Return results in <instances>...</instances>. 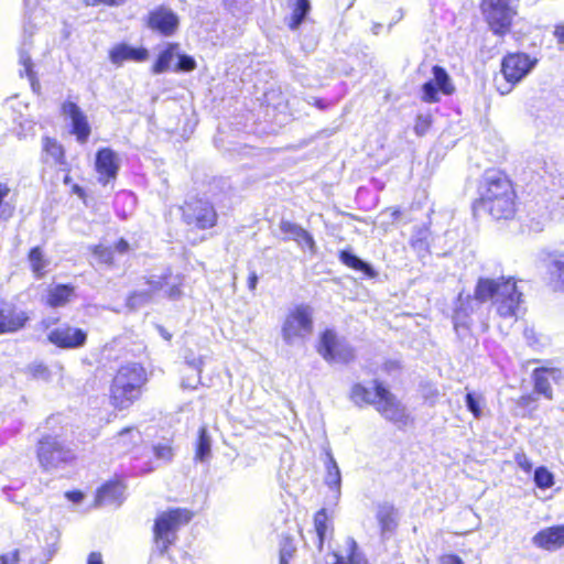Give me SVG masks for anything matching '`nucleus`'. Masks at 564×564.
I'll use <instances>...</instances> for the list:
<instances>
[{"label":"nucleus","mask_w":564,"mask_h":564,"mask_svg":"<svg viewBox=\"0 0 564 564\" xmlns=\"http://www.w3.org/2000/svg\"><path fill=\"white\" fill-rule=\"evenodd\" d=\"M73 293V288L68 285H57L50 291L47 303L53 307L63 306L70 300Z\"/></svg>","instance_id":"bb28decb"},{"label":"nucleus","mask_w":564,"mask_h":564,"mask_svg":"<svg viewBox=\"0 0 564 564\" xmlns=\"http://www.w3.org/2000/svg\"><path fill=\"white\" fill-rule=\"evenodd\" d=\"M339 259L345 265H347L351 269L358 270V271H362L368 275H372L371 267L369 264H367L366 262H364L361 259H359L354 253L344 250L340 252Z\"/></svg>","instance_id":"473e14b6"},{"label":"nucleus","mask_w":564,"mask_h":564,"mask_svg":"<svg viewBox=\"0 0 564 564\" xmlns=\"http://www.w3.org/2000/svg\"><path fill=\"white\" fill-rule=\"evenodd\" d=\"M178 22V17L164 7L154 9L148 15V26L165 36L172 35L177 30Z\"/></svg>","instance_id":"f3484780"},{"label":"nucleus","mask_w":564,"mask_h":564,"mask_svg":"<svg viewBox=\"0 0 564 564\" xmlns=\"http://www.w3.org/2000/svg\"><path fill=\"white\" fill-rule=\"evenodd\" d=\"M192 512L187 509L175 508L158 514L154 522V541L161 553L167 551L174 543L177 530L188 523Z\"/></svg>","instance_id":"39448f33"},{"label":"nucleus","mask_w":564,"mask_h":564,"mask_svg":"<svg viewBox=\"0 0 564 564\" xmlns=\"http://www.w3.org/2000/svg\"><path fill=\"white\" fill-rule=\"evenodd\" d=\"M19 561V553L14 551L10 554L0 556V564H17Z\"/></svg>","instance_id":"4d7b16f0"},{"label":"nucleus","mask_w":564,"mask_h":564,"mask_svg":"<svg viewBox=\"0 0 564 564\" xmlns=\"http://www.w3.org/2000/svg\"><path fill=\"white\" fill-rule=\"evenodd\" d=\"M212 440L207 429L202 426L198 431V441L196 445L195 459L206 462L210 456Z\"/></svg>","instance_id":"cd10ccee"},{"label":"nucleus","mask_w":564,"mask_h":564,"mask_svg":"<svg viewBox=\"0 0 564 564\" xmlns=\"http://www.w3.org/2000/svg\"><path fill=\"white\" fill-rule=\"evenodd\" d=\"M532 543L545 551H556L564 546V524L545 528L532 538Z\"/></svg>","instance_id":"6ab92c4d"},{"label":"nucleus","mask_w":564,"mask_h":564,"mask_svg":"<svg viewBox=\"0 0 564 564\" xmlns=\"http://www.w3.org/2000/svg\"><path fill=\"white\" fill-rule=\"evenodd\" d=\"M534 482L539 488H551L554 484V477L545 467H538L534 471Z\"/></svg>","instance_id":"a19ab883"},{"label":"nucleus","mask_w":564,"mask_h":564,"mask_svg":"<svg viewBox=\"0 0 564 564\" xmlns=\"http://www.w3.org/2000/svg\"><path fill=\"white\" fill-rule=\"evenodd\" d=\"M28 319L29 316L24 311L18 308L13 303L0 299V334L21 329Z\"/></svg>","instance_id":"dca6fc26"},{"label":"nucleus","mask_w":564,"mask_h":564,"mask_svg":"<svg viewBox=\"0 0 564 564\" xmlns=\"http://www.w3.org/2000/svg\"><path fill=\"white\" fill-rule=\"evenodd\" d=\"M295 242L302 250H308L312 254L316 251L314 238L305 229L302 230Z\"/></svg>","instance_id":"a18cd8bd"},{"label":"nucleus","mask_w":564,"mask_h":564,"mask_svg":"<svg viewBox=\"0 0 564 564\" xmlns=\"http://www.w3.org/2000/svg\"><path fill=\"white\" fill-rule=\"evenodd\" d=\"M295 242L302 250H308L312 254L316 251L314 238L305 229L302 230Z\"/></svg>","instance_id":"49530a36"},{"label":"nucleus","mask_w":564,"mask_h":564,"mask_svg":"<svg viewBox=\"0 0 564 564\" xmlns=\"http://www.w3.org/2000/svg\"><path fill=\"white\" fill-rule=\"evenodd\" d=\"M332 564H368V561L352 538L345 540L343 550L334 552Z\"/></svg>","instance_id":"412c9836"},{"label":"nucleus","mask_w":564,"mask_h":564,"mask_svg":"<svg viewBox=\"0 0 564 564\" xmlns=\"http://www.w3.org/2000/svg\"><path fill=\"white\" fill-rule=\"evenodd\" d=\"M140 433L133 427L123 429L117 436L116 444L119 449L127 452L133 444L140 441Z\"/></svg>","instance_id":"7c9ffc66"},{"label":"nucleus","mask_w":564,"mask_h":564,"mask_svg":"<svg viewBox=\"0 0 564 564\" xmlns=\"http://www.w3.org/2000/svg\"><path fill=\"white\" fill-rule=\"evenodd\" d=\"M516 462H517L518 466H519L522 470H524V471H527V473H529V471L532 469V463H531V460H530V459H529V457H528L525 454H523V453H521V454H517V456H516Z\"/></svg>","instance_id":"5fc2aeb1"},{"label":"nucleus","mask_w":564,"mask_h":564,"mask_svg":"<svg viewBox=\"0 0 564 564\" xmlns=\"http://www.w3.org/2000/svg\"><path fill=\"white\" fill-rule=\"evenodd\" d=\"M482 403H484V399L480 394H475L473 392H468L466 394V406L476 419L480 417L482 414V410H481Z\"/></svg>","instance_id":"37998d69"},{"label":"nucleus","mask_w":564,"mask_h":564,"mask_svg":"<svg viewBox=\"0 0 564 564\" xmlns=\"http://www.w3.org/2000/svg\"><path fill=\"white\" fill-rule=\"evenodd\" d=\"M128 249H129V245H128V242L124 239H120L118 241V243L116 245V250L119 253H124V252L128 251Z\"/></svg>","instance_id":"e2e57ef3"},{"label":"nucleus","mask_w":564,"mask_h":564,"mask_svg":"<svg viewBox=\"0 0 564 564\" xmlns=\"http://www.w3.org/2000/svg\"><path fill=\"white\" fill-rule=\"evenodd\" d=\"M154 456L165 463H169L173 458V448L169 443H159L153 446Z\"/></svg>","instance_id":"de8ad7c7"},{"label":"nucleus","mask_w":564,"mask_h":564,"mask_svg":"<svg viewBox=\"0 0 564 564\" xmlns=\"http://www.w3.org/2000/svg\"><path fill=\"white\" fill-rule=\"evenodd\" d=\"M127 0H84V3L86 6H91V7H95V6H99V4H105V6H109V7H119V6H122Z\"/></svg>","instance_id":"864d4df0"},{"label":"nucleus","mask_w":564,"mask_h":564,"mask_svg":"<svg viewBox=\"0 0 564 564\" xmlns=\"http://www.w3.org/2000/svg\"><path fill=\"white\" fill-rule=\"evenodd\" d=\"M350 398L357 405H375L386 420L395 424L406 425L410 421L405 405L378 380H373L371 388L356 383L351 388Z\"/></svg>","instance_id":"f03ea898"},{"label":"nucleus","mask_w":564,"mask_h":564,"mask_svg":"<svg viewBox=\"0 0 564 564\" xmlns=\"http://www.w3.org/2000/svg\"><path fill=\"white\" fill-rule=\"evenodd\" d=\"M281 232L284 234V240H292L295 242V240L299 238L300 234L304 228H302L300 225L292 223L290 220H281L280 225Z\"/></svg>","instance_id":"79ce46f5"},{"label":"nucleus","mask_w":564,"mask_h":564,"mask_svg":"<svg viewBox=\"0 0 564 564\" xmlns=\"http://www.w3.org/2000/svg\"><path fill=\"white\" fill-rule=\"evenodd\" d=\"M182 212L185 223L189 226L207 229L216 224V212L213 205L206 200L195 199L187 202L182 207Z\"/></svg>","instance_id":"9b49d317"},{"label":"nucleus","mask_w":564,"mask_h":564,"mask_svg":"<svg viewBox=\"0 0 564 564\" xmlns=\"http://www.w3.org/2000/svg\"><path fill=\"white\" fill-rule=\"evenodd\" d=\"M258 284V274L256 271H251L248 276V289L254 291Z\"/></svg>","instance_id":"bf43d9fd"},{"label":"nucleus","mask_w":564,"mask_h":564,"mask_svg":"<svg viewBox=\"0 0 564 564\" xmlns=\"http://www.w3.org/2000/svg\"><path fill=\"white\" fill-rule=\"evenodd\" d=\"M30 371L35 378L47 379L48 370L43 364H32Z\"/></svg>","instance_id":"603ef678"},{"label":"nucleus","mask_w":564,"mask_h":564,"mask_svg":"<svg viewBox=\"0 0 564 564\" xmlns=\"http://www.w3.org/2000/svg\"><path fill=\"white\" fill-rule=\"evenodd\" d=\"M177 44L170 43L166 48L159 54L156 62L152 66L153 74H162L171 68V65L177 55Z\"/></svg>","instance_id":"b1692460"},{"label":"nucleus","mask_w":564,"mask_h":564,"mask_svg":"<svg viewBox=\"0 0 564 564\" xmlns=\"http://www.w3.org/2000/svg\"><path fill=\"white\" fill-rule=\"evenodd\" d=\"M47 338L56 347L76 349L85 345L87 334L80 328L64 324L51 330Z\"/></svg>","instance_id":"f8f14e48"},{"label":"nucleus","mask_w":564,"mask_h":564,"mask_svg":"<svg viewBox=\"0 0 564 564\" xmlns=\"http://www.w3.org/2000/svg\"><path fill=\"white\" fill-rule=\"evenodd\" d=\"M160 329V334L166 339L169 340L171 338V335L162 327L159 328Z\"/></svg>","instance_id":"0e129e2a"},{"label":"nucleus","mask_w":564,"mask_h":564,"mask_svg":"<svg viewBox=\"0 0 564 564\" xmlns=\"http://www.w3.org/2000/svg\"><path fill=\"white\" fill-rule=\"evenodd\" d=\"M458 318H459V313L457 312L454 316V325H455V328L457 329L458 326H459V323H458Z\"/></svg>","instance_id":"338daca9"},{"label":"nucleus","mask_w":564,"mask_h":564,"mask_svg":"<svg viewBox=\"0 0 564 564\" xmlns=\"http://www.w3.org/2000/svg\"><path fill=\"white\" fill-rule=\"evenodd\" d=\"M313 308L307 304H299L286 313L282 326L281 336L289 346L304 344L313 334Z\"/></svg>","instance_id":"20e7f679"},{"label":"nucleus","mask_w":564,"mask_h":564,"mask_svg":"<svg viewBox=\"0 0 564 564\" xmlns=\"http://www.w3.org/2000/svg\"><path fill=\"white\" fill-rule=\"evenodd\" d=\"M433 74V82L435 86L438 88V90L444 95H452L455 90L454 85L452 84V80L447 74V72L438 66L435 65L432 68Z\"/></svg>","instance_id":"a878e982"},{"label":"nucleus","mask_w":564,"mask_h":564,"mask_svg":"<svg viewBox=\"0 0 564 564\" xmlns=\"http://www.w3.org/2000/svg\"><path fill=\"white\" fill-rule=\"evenodd\" d=\"M65 496L73 502H79L83 499V494L80 491H68Z\"/></svg>","instance_id":"680f3d73"},{"label":"nucleus","mask_w":564,"mask_h":564,"mask_svg":"<svg viewBox=\"0 0 564 564\" xmlns=\"http://www.w3.org/2000/svg\"><path fill=\"white\" fill-rule=\"evenodd\" d=\"M29 261L33 273L41 278L45 274L46 268L50 264L48 260L44 258L40 247H34L29 253Z\"/></svg>","instance_id":"c85d7f7f"},{"label":"nucleus","mask_w":564,"mask_h":564,"mask_svg":"<svg viewBox=\"0 0 564 564\" xmlns=\"http://www.w3.org/2000/svg\"><path fill=\"white\" fill-rule=\"evenodd\" d=\"M120 167L118 154L110 148H102L97 151L95 160V169L98 173V181L102 185H107L117 177Z\"/></svg>","instance_id":"4468645a"},{"label":"nucleus","mask_w":564,"mask_h":564,"mask_svg":"<svg viewBox=\"0 0 564 564\" xmlns=\"http://www.w3.org/2000/svg\"><path fill=\"white\" fill-rule=\"evenodd\" d=\"M549 272L554 288H562L564 285V260H553L549 265Z\"/></svg>","instance_id":"4c0bfd02"},{"label":"nucleus","mask_w":564,"mask_h":564,"mask_svg":"<svg viewBox=\"0 0 564 564\" xmlns=\"http://www.w3.org/2000/svg\"><path fill=\"white\" fill-rule=\"evenodd\" d=\"M315 106L318 107L319 109L325 108V104L322 99H315Z\"/></svg>","instance_id":"69168bd1"},{"label":"nucleus","mask_w":564,"mask_h":564,"mask_svg":"<svg viewBox=\"0 0 564 564\" xmlns=\"http://www.w3.org/2000/svg\"><path fill=\"white\" fill-rule=\"evenodd\" d=\"M117 375H123L124 381L128 383L143 386L147 381L144 368L138 364L122 366Z\"/></svg>","instance_id":"393cba45"},{"label":"nucleus","mask_w":564,"mask_h":564,"mask_svg":"<svg viewBox=\"0 0 564 564\" xmlns=\"http://www.w3.org/2000/svg\"><path fill=\"white\" fill-rule=\"evenodd\" d=\"M430 231L426 227H419L412 236L410 243L417 251H426L429 248Z\"/></svg>","instance_id":"58836bf2"},{"label":"nucleus","mask_w":564,"mask_h":564,"mask_svg":"<svg viewBox=\"0 0 564 564\" xmlns=\"http://www.w3.org/2000/svg\"><path fill=\"white\" fill-rule=\"evenodd\" d=\"M63 115L70 119L72 132L80 143H85L90 134V127L86 115L80 108L72 101H66L62 106Z\"/></svg>","instance_id":"a211bd4d"},{"label":"nucleus","mask_w":564,"mask_h":564,"mask_svg":"<svg viewBox=\"0 0 564 564\" xmlns=\"http://www.w3.org/2000/svg\"><path fill=\"white\" fill-rule=\"evenodd\" d=\"M521 293L517 290L516 282L512 279L503 278L479 279L475 296L480 302L495 300L498 314L502 317H513L520 308Z\"/></svg>","instance_id":"7ed1b4c3"},{"label":"nucleus","mask_w":564,"mask_h":564,"mask_svg":"<svg viewBox=\"0 0 564 564\" xmlns=\"http://www.w3.org/2000/svg\"><path fill=\"white\" fill-rule=\"evenodd\" d=\"M479 207L496 219H508L514 214V192L507 175L487 171L480 186Z\"/></svg>","instance_id":"f257e3e1"},{"label":"nucleus","mask_w":564,"mask_h":564,"mask_svg":"<svg viewBox=\"0 0 564 564\" xmlns=\"http://www.w3.org/2000/svg\"><path fill=\"white\" fill-rule=\"evenodd\" d=\"M177 278H173L171 273L162 276H151L145 284L147 289L133 292L128 297V306L131 308L139 307L149 302L151 297L158 292L163 291L170 299H177L181 296L182 291L180 283L176 282Z\"/></svg>","instance_id":"1a4fd4ad"},{"label":"nucleus","mask_w":564,"mask_h":564,"mask_svg":"<svg viewBox=\"0 0 564 564\" xmlns=\"http://www.w3.org/2000/svg\"><path fill=\"white\" fill-rule=\"evenodd\" d=\"M186 364L192 368L193 371H195V375L193 378L183 379L182 387L185 389H195L200 382V373L204 361L202 357L192 359L186 357Z\"/></svg>","instance_id":"f704fd0d"},{"label":"nucleus","mask_w":564,"mask_h":564,"mask_svg":"<svg viewBox=\"0 0 564 564\" xmlns=\"http://www.w3.org/2000/svg\"><path fill=\"white\" fill-rule=\"evenodd\" d=\"M124 486L120 481H110L104 485L97 492V506L118 507L124 499Z\"/></svg>","instance_id":"aec40b11"},{"label":"nucleus","mask_w":564,"mask_h":564,"mask_svg":"<svg viewBox=\"0 0 564 564\" xmlns=\"http://www.w3.org/2000/svg\"><path fill=\"white\" fill-rule=\"evenodd\" d=\"M325 485L335 492V498L338 499L340 495V486H341V474L339 467L329 449L326 451V459H325Z\"/></svg>","instance_id":"5701e85b"},{"label":"nucleus","mask_w":564,"mask_h":564,"mask_svg":"<svg viewBox=\"0 0 564 564\" xmlns=\"http://www.w3.org/2000/svg\"><path fill=\"white\" fill-rule=\"evenodd\" d=\"M440 564H464L463 560L456 554H443L440 557Z\"/></svg>","instance_id":"6e6d98bb"},{"label":"nucleus","mask_w":564,"mask_h":564,"mask_svg":"<svg viewBox=\"0 0 564 564\" xmlns=\"http://www.w3.org/2000/svg\"><path fill=\"white\" fill-rule=\"evenodd\" d=\"M30 44L24 42L19 50V62L23 66V70H21V75L25 74L31 80L33 79V64L31 56L29 55Z\"/></svg>","instance_id":"ea45409f"},{"label":"nucleus","mask_w":564,"mask_h":564,"mask_svg":"<svg viewBox=\"0 0 564 564\" xmlns=\"http://www.w3.org/2000/svg\"><path fill=\"white\" fill-rule=\"evenodd\" d=\"M318 354L328 362L348 364L355 358L354 349L333 329H326L319 336Z\"/></svg>","instance_id":"9d476101"},{"label":"nucleus","mask_w":564,"mask_h":564,"mask_svg":"<svg viewBox=\"0 0 564 564\" xmlns=\"http://www.w3.org/2000/svg\"><path fill=\"white\" fill-rule=\"evenodd\" d=\"M524 334H525V337H527L528 339H530V335H531V334H533V330H531V329H525Z\"/></svg>","instance_id":"774afa93"},{"label":"nucleus","mask_w":564,"mask_h":564,"mask_svg":"<svg viewBox=\"0 0 564 564\" xmlns=\"http://www.w3.org/2000/svg\"><path fill=\"white\" fill-rule=\"evenodd\" d=\"M94 253L105 263H110L112 261V251L109 248L97 246Z\"/></svg>","instance_id":"3c124183"},{"label":"nucleus","mask_w":564,"mask_h":564,"mask_svg":"<svg viewBox=\"0 0 564 564\" xmlns=\"http://www.w3.org/2000/svg\"><path fill=\"white\" fill-rule=\"evenodd\" d=\"M310 8L308 0H294L293 11L289 21V28L291 30H296L300 26L308 13Z\"/></svg>","instance_id":"c756f323"},{"label":"nucleus","mask_w":564,"mask_h":564,"mask_svg":"<svg viewBox=\"0 0 564 564\" xmlns=\"http://www.w3.org/2000/svg\"><path fill=\"white\" fill-rule=\"evenodd\" d=\"M142 386L128 383L123 375H116L111 386V403L120 410L129 408L141 394Z\"/></svg>","instance_id":"ddd939ff"},{"label":"nucleus","mask_w":564,"mask_h":564,"mask_svg":"<svg viewBox=\"0 0 564 564\" xmlns=\"http://www.w3.org/2000/svg\"><path fill=\"white\" fill-rule=\"evenodd\" d=\"M178 56V61H177V64L174 68V70L176 72H191L193 69H195L196 67V62L195 59L192 57V56H188V55H177Z\"/></svg>","instance_id":"09e8293b"},{"label":"nucleus","mask_w":564,"mask_h":564,"mask_svg":"<svg viewBox=\"0 0 564 564\" xmlns=\"http://www.w3.org/2000/svg\"><path fill=\"white\" fill-rule=\"evenodd\" d=\"M87 564H104L101 554L98 552H91L88 555Z\"/></svg>","instance_id":"052dcab7"},{"label":"nucleus","mask_w":564,"mask_h":564,"mask_svg":"<svg viewBox=\"0 0 564 564\" xmlns=\"http://www.w3.org/2000/svg\"><path fill=\"white\" fill-rule=\"evenodd\" d=\"M431 126V118L430 116H425V115H419L416 117V121H415V126H414V131L417 135H424L426 133V131L429 130Z\"/></svg>","instance_id":"8fccbe9b"},{"label":"nucleus","mask_w":564,"mask_h":564,"mask_svg":"<svg viewBox=\"0 0 564 564\" xmlns=\"http://www.w3.org/2000/svg\"><path fill=\"white\" fill-rule=\"evenodd\" d=\"M554 37L557 40V43L562 45L564 43V24H558L554 29Z\"/></svg>","instance_id":"13d9d810"},{"label":"nucleus","mask_w":564,"mask_h":564,"mask_svg":"<svg viewBox=\"0 0 564 564\" xmlns=\"http://www.w3.org/2000/svg\"><path fill=\"white\" fill-rule=\"evenodd\" d=\"M327 514L324 509L316 512L314 517V528L317 536V547L322 550L327 532Z\"/></svg>","instance_id":"e433bc0d"},{"label":"nucleus","mask_w":564,"mask_h":564,"mask_svg":"<svg viewBox=\"0 0 564 564\" xmlns=\"http://www.w3.org/2000/svg\"><path fill=\"white\" fill-rule=\"evenodd\" d=\"M109 61L117 67L127 62L143 63L150 57L149 51L143 46H132L128 43H118L113 45L108 53Z\"/></svg>","instance_id":"2eb2a0df"},{"label":"nucleus","mask_w":564,"mask_h":564,"mask_svg":"<svg viewBox=\"0 0 564 564\" xmlns=\"http://www.w3.org/2000/svg\"><path fill=\"white\" fill-rule=\"evenodd\" d=\"M11 194V187L6 182H0V220H8L14 212V206L7 198Z\"/></svg>","instance_id":"72a5a7b5"},{"label":"nucleus","mask_w":564,"mask_h":564,"mask_svg":"<svg viewBox=\"0 0 564 564\" xmlns=\"http://www.w3.org/2000/svg\"><path fill=\"white\" fill-rule=\"evenodd\" d=\"M40 466L52 471L62 468L74 458L73 452L56 436H44L37 444Z\"/></svg>","instance_id":"6e6552de"},{"label":"nucleus","mask_w":564,"mask_h":564,"mask_svg":"<svg viewBox=\"0 0 564 564\" xmlns=\"http://www.w3.org/2000/svg\"><path fill=\"white\" fill-rule=\"evenodd\" d=\"M536 59L523 53L508 54L501 63L503 83L496 78V87L500 95L509 94L513 86L521 82L534 67Z\"/></svg>","instance_id":"423d86ee"},{"label":"nucleus","mask_w":564,"mask_h":564,"mask_svg":"<svg viewBox=\"0 0 564 564\" xmlns=\"http://www.w3.org/2000/svg\"><path fill=\"white\" fill-rule=\"evenodd\" d=\"M393 511V507L389 505L379 506L377 510V520L383 534L394 528Z\"/></svg>","instance_id":"2f4dec72"},{"label":"nucleus","mask_w":564,"mask_h":564,"mask_svg":"<svg viewBox=\"0 0 564 564\" xmlns=\"http://www.w3.org/2000/svg\"><path fill=\"white\" fill-rule=\"evenodd\" d=\"M561 378V370L556 368H538L533 371L534 390L551 400L553 391L551 379L557 381Z\"/></svg>","instance_id":"4be33fe9"},{"label":"nucleus","mask_w":564,"mask_h":564,"mask_svg":"<svg viewBox=\"0 0 564 564\" xmlns=\"http://www.w3.org/2000/svg\"><path fill=\"white\" fill-rule=\"evenodd\" d=\"M438 91L433 80L426 82L422 86V100L425 102H437L440 100Z\"/></svg>","instance_id":"c03bdc74"},{"label":"nucleus","mask_w":564,"mask_h":564,"mask_svg":"<svg viewBox=\"0 0 564 564\" xmlns=\"http://www.w3.org/2000/svg\"><path fill=\"white\" fill-rule=\"evenodd\" d=\"M481 11L489 29L498 36H503L510 31L518 13L512 0H482Z\"/></svg>","instance_id":"0eeeda50"},{"label":"nucleus","mask_w":564,"mask_h":564,"mask_svg":"<svg viewBox=\"0 0 564 564\" xmlns=\"http://www.w3.org/2000/svg\"><path fill=\"white\" fill-rule=\"evenodd\" d=\"M43 150L48 156L52 158L54 163H63L64 150L55 139H51L48 137L43 138Z\"/></svg>","instance_id":"c9c22d12"}]
</instances>
